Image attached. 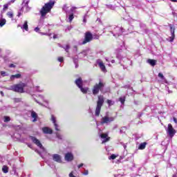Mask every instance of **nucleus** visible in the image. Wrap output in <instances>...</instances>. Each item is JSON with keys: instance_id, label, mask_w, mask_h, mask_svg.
Listing matches in <instances>:
<instances>
[{"instance_id": "obj_1", "label": "nucleus", "mask_w": 177, "mask_h": 177, "mask_svg": "<svg viewBox=\"0 0 177 177\" xmlns=\"http://www.w3.org/2000/svg\"><path fill=\"white\" fill-rule=\"evenodd\" d=\"M55 6V1L50 0L49 2L44 4V6L41 8V9L39 11V13L41 15L40 19L38 23L37 27H39L40 28L44 26V19H45V17L48 13L52 10V8Z\"/></svg>"}, {"instance_id": "obj_2", "label": "nucleus", "mask_w": 177, "mask_h": 177, "mask_svg": "<svg viewBox=\"0 0 177 177\" xmlns=\"http://www.w3.org/2000/svg\"><path fill=\"white\" fill-rule=\"evenodd\" d=\"M27 86L26 83L21 82L19 84H14L10 87H4L6 91H12L13 92H17L18 93H24V88Z\"/></svg>"}, {"instance_id": "obj_3", "label": "nucleus", "mask_w": 177, "mask_h": 177, "mask_svg": "<svg viewBox=\"0 0 177 177\" xmlns=\"http://www.w3.org/2000/svg\"><path fill=\"white\" fill-rule=\"evenodd\" d=\"M30 138L31 139L32 142L35 143V145H37V146L40 149V151L38 149H35V152L37 153V154L39 155L40 157L44 158V156L42 154L45 153V148H44V146H42L41 141H39V140L37 139V138L34 136H30Z\"/></svg>"}, {"instance_id": "obj_4", "label": "nucleus", "mask_w": 177, "mask_h": 177, "mask_svg": "<svg viewBox=\"0 0 177 177\" xmlns=\"http://www.w3.org/2000/svg\"><path fill=\"white\" fill-rule=\"evenodd\" d=\"M75 84L79 89H80L82 93H84V95L88 93V91H89V88L88 87H84V81L82 80V78L79 77L75 80Z\"/></svg>"}, {"instance_id": "obj_5", "label": "nucleus", "mask_w": 177, "mask_h": 177, "mask_svg": "<svg viewBox=\"0 0 177 177\" xmlns=\"http://www.w3.org/2000/svg\"><path fill=\"white\" fill-rule=\"evenodd\" d=\"M104 104V97L103 95H99L98 100L97 101V106L95 108V115L96 117H99L100 115V111L102 110V107L103 106V104Z\"/></svg>"}, {"instance_id": "obj_6", "label": "nucleus", "mask_w": 177, "mask_h": 177, "mask_svg": "<svg viewBox=\"0 0 177 177\" xmlns=\"http://www.w3.org/2000/svg\"><path fill=\"white\" fill-rule=\"evenodd\" d=\"M91 41H93V35L89 31L86 32L84 34V39L82 41V42H80L79 45H85Z\"/></svg>"}, {"instance_id": "obj_7", "label": "nucleus", "mask_w": 177, "mask_h": 177, "mask_svg": "<svg viewBox=\"0 0 177 177\" xmlns=\"http://www.w3.org/2000/svg\"><path fill=\"white\" fill-rule=\"evenodd\" d=\"M104 88V84L102 82H100L99 84H95L93 88L92 92L93 95H96L99 93V91H103V88Z\"/></svg>"}, {"instance_id": "obj_8", "label": "nucleus", "mask_w": 177, "mask_h": 177, "mask_svg": "<svg viewBox=\"0 0 177 177\" xmlns=\"http://www.w3.org/2000/svg\"><path fill=\"white\" fill-rule=\"evenodd\" d=\"M30 3V0H23L21 3V12H24V13H28L31 10V7L28 6Z\"/></svg>"}, {"instance_id": "obj_9", "label": "nucleus", "mask_w": 177, "mask_h": 177, "mask_svg": "<svg viewBox=\"0 0 177 177\" xmlns=\"http://www.w3.org/2000/svg\"><path fill=\"white\" fill-rule=\"evenodd\" d=\"M115 120V117H109V115H106L102 118L100 124L101 125H103L104 124H106V125H109L110 122H113V121H114Z\"/></svg>"}, {"instance_id": "obj_10", "label": "nucleus", "mask_w": 177, "mask_h": 177, "mask_svg": "<svg viewBox=\"0 0 177 177\" xmlns=\"http://www.w3.org/2000/svg\"><path fill=\"white\" fill-rule=\"evenodd\" d=\"M113 34V37H120L124 32V28L120 27L114 28L113 30L111 32Z\"/></svg>"}, {"instance_id": "obj_11", "label": "nucleus", "mask_w": 177, "mask_h": 177, "mask_svg": "<svg viewBox=\"0 0 177 177\" xmlns=\"http://www.w3.org/2000/svg\"><path fill=\"white\" fill-rule=\"evenodd\" d=\"M166 131L169 136H170V138H174L175 133H176V131L174 130V127H172V124H168V127Z\"/></svg>"}, {"instance_id": "obj_12", "label": "nucleus", "mask_w": 177, "mask_h": 177, "mask_svg": "<svg viewBox=\"0 0 177 177\" xmlns=\"http://www.w3.org/2000/svg\"><path fill=\"white\" fill-rule=\"evenodd\" d=\"M75 9H77V7H72L70 10H68V7L67 5H64L63 7V10L66 13V17L68 16V15H74V12H75Z\"/></svg>"}, {"instance_id": "obj_13", "label": "nucleus", "mask_w": 177, "mask_h": 177, "mask_svg": "<svg viewBox=\"0 0 177 177\" xmlns=\"http://www.w3.org/2000/svg\"><path fill=\"white\" fill-rule=\"evenodd\" d=\"M50 121L53 122L55 131L57 132L60 131V126L57 124V120H56V116L54 115H51Z\"/></svg>"}, {"instance_id": "obj_14", "label": "nucleus", "mask_w": 177, "mask_h": 177, "mask_svg": "<svg viewBox=\"0 0 177 177\" xmlns=\"http://www.w3.org/2000/svg\"><path fill=\"white\" fill-rule=\"evenodd\" d=\"M51 157L53 161L58 162V164H62V162H63V160H62V156L58 153L53 154L51 155Z\"/></svg>"}, {"instance_id": "obj_15", "label": "nucleus", "mask_w": 177, "mask_h": 177, "mask_svg": "<svg viewBox=\"0 0 177 177\" xmlns=\"http://www.w3.org/2000/svg\"><path fill=\"white\" fill-rule=\"evenodd\" d=\"M89 50H91L89 48H86L80 52L78 54L79 59L82 60V59L86 57V56H88V53H89Z\"/></svg>"}, {"instance_id": "obj_16", "label": "nucleus", "mask_w": 177, "mask_h": 177, "mask_svg": "<svg viewBox=\"0 0 177 177\" xmlns=\"http://www.w3.org/2000/svg\"><path fill=\"white\" fill-rule=\"evenodd\" d=\"M64 160L67 161V162H71L74 160V155L71 152H67L64 155Z\"/></svg>"}, {"instance_id": "obj_17", "label": "nucleus", "mask_w": 177, "mask_h": 177, "mask_svg": "<svg viewBox=\"0 0 177 177\" xmlns=\"http://www.w3.org/2000/svg\"><path fill=\"white\" fill-rule=\"evenodd\" d=\"M169 27H170V32L171 35V37H169V42H174V40L175 39V28L172 24H169Z\"/></svg>"}, {"instance_id": "obj_18", "label": "nucleus", "mask_w": 177, "mask_h": 177, "mask_svg": "<svg viewBox=\"0 0 177 177\" xmlns=\"http://www.w3.org/2000/svg\"><path fill=\"white\" fill-rule=\"evenodd\" d=\"M99 136L102 140V143H106V142L110 140V138L107 133H99Z\"/></svg>"}, {"instance_id": "obj_19", "label": "nucleus", "mask_w": 177, "mask_h": 177, "mask_svg": "<svg viewBox=\"0 0 177 177\" xmlns=\"http://www.w3.org/2000/svg\"><path fill=\"white\" fill-rule=\"evenodd\" d=\"M42 132L46 135H52L53 133V130L48 127H44L42 128Z\"/></svg>"}, {"instance_id": "obj_20", "label": "nucleus", "mask_w": 177, "mask_h": 177, "mask_svg": "<svg viewBox=\"0 0 177 177\" xmlns=\"http://www.w3.org/2000/svg\"><path fill=\"white\" fill-rule=\"evenodd\" d=\"M72 60L75 64V68H78L80 65L78 64V62L80 60V57L78 55H75V57H72Z\"/></svg>"}, {"instance_id": "obj_21", "label": "nucleus", "mask_w": 177, "mask_h": 177, "mask_svg": "<svg viewBox=\"0 0 177 177\" xmlns=\"http://www.w3.org/2000/svg\"><path fill=\"white\" fill-rule=\"evenodd\" d=\"M18 27H21L23 31H28V21H24V24L22 26L18 25Z\"/></svg>"}, {"instance_id": "obj_22", "label": "nucleus", "mask_w": 177, "mask_h": 177, "mask_svg": "<svg viewBox=\"0 0 177 177\" xmlns=\"http://www.w3.org/2000/svg\"><path fill=\"white\" fill-rule=\"evenodd\" d=\"M40 28H39V26H37L34 29V31H35V32H39L41 35H47L48 37H50L52 35V33L39 32Z\"/></svg>"}, {"instance_id": "obj_23", "label": "nucleus", "mask_w": 177, "mask_h": 177, "mask_svg": "<svg viewBox=\"0 0 177 177\" xmlns=\"http://www.w3.org/2000/svg\"><path fill=\"white\" fill-rule=\"evenodd\" d=\"M60 47L64 49L65 52L68 53V57H70V44H66V46H61Z\"/></svg>"}, {"instance_id": "obj_24", "label": "nucleus", "mask_w": 177, "mask_h": 177, "mask_svg": "<svg viewBox=\"0 0 177 177\" xmlns=\"http://www.w3.org/2000/svg\"><path fill=\"white\" fill-rule=\"evenodd\" d=\"M21 78V74L17 73L16 75H12L10 77V81H15V80H19Z\"/></svg>"}, {"instance_id": "obj_25", "label": "nucleus", "mask_w": 177, "mask_h": 177, "mask_svg": "<svg viewBox=\"0 0 177 177\" xmlns=\"http://www.w3.org/2000/svg\"><path fill=\"white\" fill-rule=\"evenodd\" d=\"M147 63L150 64V66H152V67H154V66H156V64H157V60L149 59H147Z\"/></svg>"}, {"instance_id": "obj_26", "label": "nucleus", "mask_w": 177, "mask_h": 177, "mask_svg": "<svg viewBox=\"0 0 177 177\" xmlns=\"http://www.w3.org/2000/svg\"><path fill=\"white\" fill-rule=\"evenodd\" d=\"M31 117L32 118H34L32 120V122H37V118H38V115L35 111H32L31 113Z\"/></svg>"}, {"instance_id": "obj_27", "label": "nucleus", "mask_w": 177, "mask_h": 177, "mask_svg": "<svg viewBox=\"0 0 177 177\" xmlns=\"http://www.w3.org/2000/svg\"><path fill=\"white\" fill-rule=\"evenodd\" d=\"M158 77L159 78H160V80H162V81H163V82H165V84H167L168 82L167 81V79L165 78V77L164 76V75L161 73H159L158 75Z\"/></svg>"}, {"instance_id": "obj_28", "label": "nucleus", "mask_w": 177, "mask_h": 177, "mask_svg": "<svg viewBox=\"0 0 177 177\" xmlns=\"http://www.w3.org/2000/svg\"><path fill=\"white\" fill-rule=\"evenodd\" d=\"M98 65L100 68L102 70V71H106V66H104V64H103V62H99Z\"/></svg>"}, {"instance_id": "obj_29", "label": "nucleus", "mask_w": 177, "mask_h": 177, "mask_svg": "<svg viewBox=\"0 0 177 177\" xmlns=\"http://www.w3.org/2000/svg\"><path fill=\"white\" fill-rule=\"evenodd\" d=\"M68 15H67L66 17V21H68L69 23H71V21H73V19H74V14H68Z\"/></svg>"}, {"instance_id": "obj_30", "label": "nucleus", "mask_w": 177, "mask_h": 177, "mask_svg": "<svg viewBox=\"0 0 177 177\" xmlns=\"http://www.w3.org/2000/svg\"><path fill=\"white\" fill-rule=\"evenodd\" d=\"M147 145V142H142L141 144H140V145L138 147V149L139 150H145V149H146Z\"/></svg>"}, {"instance_id": "obj_31", "label": "nucleus", "mask_w": 177, "mask_h": 177, "mask_svg": "<svg viewBox=\"0 0 177 177\" xmlns=\"http://www.w3.org/2000/svg\"><path fill=\"white\" fill-rule=\"evenodd\" d=\"M12 138H14V139H16V140H21V135L17 133H15Z\"/></svg>"}, {"instance_id": "obj_32", "label": "nucleus", "mask_w": 177, "mask_h": 177, "mask_svg": "<svg viewBox=\"0 0 177 177\" xmlns=\"http://www.w3.org/2000/svg\"><path fill=\"white\" fill-rule=\"evenodd\" d=\"M56 138H57L59 140H64V137L59 133H56Z\"/></svg>"}, {"instance_id": "obj_33", "label": "nucleus", "mask_w": 177, "mask_h": 177, "mask_svg": "<svg viewBox=\"0 0 177 177\" xmlns=\"http://www.w3.org/2000/svg\"><path fill=\"white\" fill-rule=\"evenodd\" d=\"M2 171L4 174H8L9 172V167H8V166H3L2 167Z\"/></svg>"}, {"instance_id": "obj_34", "label": "nucleus", "mask_w": 177, "mask_h": 177, "mask_svg": "<svg viewBox=\"0 0 177 177\" xmlns=\"http://www.w3.org/2000/svg\"><path fill=\"white\" fill-rule=\"evenodd\" d=\"M6 24V19H0V27H3Z\"/></svg>"}, {"instance_id": "obj_35", "label": "nucleus", "mask_w": 177, "mask_h": 177, "mask_svg": "<svg viewBox=\"0 0 177 177\" xmlns=\"http://www.w3.org/2000/svg\"><path fill=\"white\" fill-rule=\"evenodd\" d=\"M125 131H127V127H122L120 130V133H125Z\"/></svg>"}, {"instance_id": "obj_36", "label": "nucleus", "mask_w": 177, "mask_h": 177, "mask_svg": "<svg viewBox=\"0 0 177 177\" xmlns=\"http://www.w3.org/2000/svg\"><path fill=\"white\" fill-rule=\"evenodd\" d=\"M119 101L122 104H124V103H125V97H120Z\"/></svg>"}, {"instance_id": "obj_37", "label": "nucleus", "mask_w": 177, "mask_h": 177, "mask_svg": "<svg viewBox=\"0 0 177 177\" xmlns=\"http://www.w3.org/2000/svg\"><path fill=\"white\" fill-rule=\"evenodd\" d=\"M106 8H108V9H111V10H114V9H115V7L111 4L106 5Z\"/></svg>"}, {"instance_id": "obj_38", "label": "nucleus", "mask_w": 177, "mask_h": 177, "mask_svg": "<svg viewBox=\"0 0 177 177\" xmlns=\"http://www.w3.org/2000/svg\"><path fill=\"white\" fill-rule=\"evenodd\" d=\"M10 5V3L4 4V5H3V10H6V9H8V8H9Z\"/></svg>"}, {"instance_id": "obj_39", "label": "nucleus", "mask_w": 177, "mask_h": 177, "mask_svg": "<svg viewBox=\"0 0 177 177\" xmlns=\"http://www.w3.org/2000/svg\"><path fill=\"white\" fill-rule=\"evenodd\" d=\"M7 16H8V17H10V19H13V12H8L7 13Z\"/></svg>"}, {"instance_id": "obj_40", "label": "nucleus", "mask_w": 177, "mask_h": 177, "mask_svg": "<svg viewBox=\"0 0 177 177\" xmlns=\"http://www.w3.org/2000/svg\"><path fill=\"white\" fill-rule=\"evenodd\" d=\"M10 118L9 116H4V122H9Z\"/></svg>"}, {"instance_id": "obj_41", "label": "nucleus", "mask_w": 177, "mask_h": 177, "mask_svg": "<svg viewBox=\"0 0 177 177\" xmlns=\"http://www.w3.org/2000/svg\"><path fill=\"white\" fill-rule=\"evenodd\" d=\"M107 104H109V106H113V104H114V102H113L111 100H108Z\"/></svg>"}, {"instance_id": "obj_42", "label": "nucleus", "mask_w": 177, "mask_h": 177, "mask_svg": "<svg viewBox=\"0 0 177 177\" xmlns=\"http://www.w3.org/2000/svg\"><path fill=\"white\" fill-rule=\"evenodd\" d=\"M35 91H36V92H44V89H41L39 88V86H36L35 87Z\"/></svg>"}, {"instance_id": "obj_43", "label": "nucleus", "mask_w": 177, "mask_h": 177, "mask_svg": "<svg viewBox=\"0 0 177 177\" xmlns=\"http://www.w3.org/2000/svg\"><path fill=\"white\" fill-rule=\"evenodd\" d=\"M57 60L59 62V63H63L64 62V58L63 57H59Z\"/></svg>"}, {"instance_id": "obj_44", "label": "nucleus", "mask_w": 177, "mask_h": 177, "mask_svg": "<svg viewBox=\"0 0 177 177\" xmlns=\"http://www.w3.org/2000/svg\"><path fill=\"white\" fill-rule=\"evenodd\" d=\"M0 74L2 77H8V74H6V72L5 71H1Z\"/></svg>"}, {"instance_id": "obj_45", "label": "nucleus", "mask_w": 177, "mask_h": 177, "mask_svg": "<svg viewBox=\"0 0 177 177\" xmlns=\"http://www.w3.org/2000/svg\"><path fill=\"white\" fill-rule=\"evenodd\" d=\"M86 19H88V14H86V15L83 17V23H86Z\"/></svg>"}, {"instance_id": "obj_46", "label": "nucleus", "mask_w": 177, "mask_h": 177, "mask_svg": "<svg viewBox=\"0 0 177 177\" xmlns=\"http://www.w3.org/2000/svg\"><path fill=\"white\" fill-rule=\"evenodd\" d=\"M82 174L86 176V175H89V171H88V169H84V172H83Z\"/></svg>"}, {"instance_id": "obj_47", "label": "nucleus", "mask_w": 177, "mask_h": 177, "mask_svg": "<svg viewBox=\"0 0 177 177\" xmlns=\"http://www.w3.org/2000/svg\"><path fill=\"white\" fill-rule=\"evenodd\" d=\"M14 128L15 131H19V129H21V126L20 125L15 126Z\"/></svg>"}, {"instance_id": "obj_48", "label": "nucleus", "mask_w": 177, "mask_h": 177, "mask_svg": "<svg viewBox=\"0 0 177 177\" xmlns=\"http://www.w3.org/2000/svg\"><path fill=\"white\" fill-rule=\"evenodd\" d=\"M116 156L114 154H112L110 157H109V160H115L116 158Z\"/></svg>"}, {"instance_id": "obj_49", "label": "nucleus", "mask_w": 177, "mask_h": 177, "mask_svg": "<svg viewBox=\"0 0 177 177\" xmlns=\"http://www.w3.org/2000/svg\"><path fill=\"white\" fill-rule=\"evenodd\" d=\"M23 12H24V11H21V10H19V11L18 12L17 17H20V16H21V15H23Z\"/></svg>"}, {"instance_id": "obj_50", "label": "nucleus", "mask_w": 177, "mask_h": 177, "mask_svg": "<svg viewBox=\"0 0 177 177\" xmlns=\"http://www.w3.org/2000/svg\"><path fill=\"white\" fill-rule=\"evenodd\" d=\"M10 68H16V65L13 64H10L9 65Z\"/></svg>"}, {"instance_id": "obj_51", "label": "nucleus", "mask_w": 177, "mask_h": 177, "mask_svg": "<svg viewBox=\"0 0 177 177\" xmlns=\"http://www.w3.org/2000/svg\"><path fill=\"white\" fill-rule=\"evenodd\" d=\"M82 167H85V165L84 163H82L79 165H77V168L80 169V168H82Z\"/></svg>"}, {"instance_id": "obj_52", "label": "nucleus", "mask_w": 177, "mask_h": 177, "mask_svg": "<svg viewBox=\"0 0 177 177\" xmlns=\"http://www.w3.org/2000/svg\"><path fill=\"white\" fill-rule=\"evenodd\" d=\"M93 39H99V35H93Z\"/></svg>"}, {"instance_id": "obj_53", "label": "nucleus", "mask_w": 177, "mask_h": 177, "mask_svg": "<svg viewBox=\"0 0 177 177\" xmlns=\"http://www.w3.org/2000/svg\"><path fill=\"white\" fill-rule=\"evenodd\" d=\"M15 2H16V0H11L8 2V3H10V5H12V3H15Z\"/></svg>"}, {"instance_id": "obj_54", "label": "nucleus", "mask_w": 177, "mask_h": 177, "mask_svg": "<svg viewBox=\"0 0 177 177\" xmlns=\"http://www.w3.org/2000/svg\"><path fill=\"white\" fill-rule=\"evenodd\" d=\"M116 57L118 59H122V57H121V55H120V54L118 53L117 54Z\"/></svg>"}, {"instance_id": "obj_55", "label": "nucleus", "mask_w": 177, "mask_h": 177, "mask_svg": "<svg viewBox=\"0 0 177 177\" xmlns=\"http://www.w3.org/2000/svg\"><path fill=\"white\" fill-rule=\"evenodd\" d=\"M120 143H121V145L123 146V147H124V149H127V145H126V144L122 143V142H120Z\"/></svg>"}, {"instance_id": "obj_56", "label": "nucleus", "mask_w": 177, "mask_h": 177, "mask_svg": "<svg viewBox=\"0 0 177 177\" xmlns=\"http://www.w3.org/2000/svg\"><path fill=\"white\" fill-rule=\"evenodd\" d=\"M74 50H75V52L78 51V48H77V46H74Z\"/></svg>"}, {"instance_id": "obj_57", "label": "nucleus", "mask_w": 177, "mask_h": 177, "mask_svg": "<svg viewBox=\"0 0 177 177\" xmlns=\"http://www.w3.org/2000/svg\"><path fill=\"white\" fill-rule=\"evenodd\" d=\"M173 121H174L175 124H177V119L176 118H173Z\"/></svg>"}, {"instance_id": "obj_58", "label": "nucleus", "mask_w": 177, "mask_h": 177, "mask_svg": "<svg viewBox=\"0 0 177 177\" xmlns=\"http://www.w3.org/2000/svg\"><path fill=\"white\" fill-rule=\"evenodd\" d=\"M73 28L72 26H68L66 30H68V31H70V30H71Z\"/></svg>"}, {"instance_id": "obj_59", "label": "nucleus", "mask_w": 177, "mask_h": 177, "mask_svg": "<svg viewBox=\"0 0 177 177\" xmlns=\"http://www.w3.org/2000/svg\"><path fill=\"white\" fill-rule=\"evenodd\" d=\"M35 102H36V103H38L39 104H40V106H42L41 102H38V100H37L36 99H35Z\"/></svg>"}, {"instance_id": "obj_60", "label": "nucleus", "mask_w": 177, "mask_h": 177, "mask_svg": "<svg viewBox=\"0 0 177 177\" xmlns=\"http://www.w3.org/2000/svg\"><path fill=\"white\" fill-rule=\"evenodd\" d=\"M0 94L2 97L5 96V94L3 93V91H0Z\"/></svg>"}, {"instance_id": "obj_61", "label": "nucleus", "mask_w": 177, "mask_h": 177, "mask_svg": "<svg viewBox=\"0 0 177 177\" xmlns=\"http://www.w3.org/2000/svg\"><path fill=\"white\" fill-rule=\"evenodd\" d=\"M57 38V35H53V39H56Z\"/></svg>"}, {"instance_id": "obj_62", "label": "nucleus", "mask_w": 177, "mask_h": 177, "mask_svg": "<svg viewBox=\"0 0 177 177\" xmlns=\"http://www.w3.org/2000/svg\"><path fill=\"white\" fill-rule=\"evenodd\" d=\"M126 61H127V62L130 63V64H132V62L129 61V59H126Z\"/></svg>"}, {"instance_id": "obj_63", "label": "nucleus", "mask_w": 177, "mask_h": 177, "mask_svg": "<svg viewBox=\"0 0 177 177\" xmlns=\"http://www.w3.org/2000/svg\"><path fill=\"white\" fill-rule=\"evenodd\" d=\"M116 128H118V125H115V127H113V129H116Z\"/></svg>"}, {"instance_id": "obj_64", "label": "nucleus", "mask_w": 177, "mask_h": 177, "mask_svg": "<svg viewBox=\"0 0 177 177\" xmlns=\"http://www.w3.org/2000/svg\"><path fill=\"white\" fill-rule=\"evenodd\" d=\"M39 97L41 98V99H42L43 100H44V95H39Z\"/></svg>"}]
</instances>
